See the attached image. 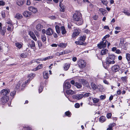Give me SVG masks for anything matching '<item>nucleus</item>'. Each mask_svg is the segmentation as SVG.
<instances>
[{
  "label": "nucleus",
  "instance_id": "0e129e2a",
  "mask_svg": "<svg viewBox=\"0 0 130 130\" xmlns=\"http://www.w3.org/2000/svg\"><path fill=\"white\" fill-rule=\"evenodd\" d=\"M116 50L117 48L115 47H113L112 48V50L113 51H116Z\"/></svg>",
  "mask_w": 130,
  "mask_h": 130
},
{
  "label": "nucleus",
  "instance_id": "c756f323",
  "mask_svg": "<svg viewBox=\"0 0 130 130\" xmlns=\"http://www.w3.org/2000/svg\"><path fill=\"white\" fill-rule=\"evenodd\" d=\"M55 27L57 32L58 34L60 32V30L59 26L58 25H56Z\"/></svg>",
  "mask_w": 130,
  "mask_h": 130
},
{
  "label": "nucleus",
  "instance_id": "bb28decb",
  "mask_svg": "<svg viewBox=\"0 0 130 130\" xmlns=\"http://www.w3.org/2000/svg\"><path fill=\"white\" fill-rule=\"evenodd\" d=\"M43 67V65L42 64H41L38 66L36 69H34V70L36 71L40 69Z\"/></svg>",
  "mask_w": 130,
  "mask_h": 130
},
{
  "label": "nucleus",
  "instance_id": "6e6552de",
  "mask_svg": "<svg viewBox=\"0 0 130 130\" xmlns=\"http://www.w3.org/2000/svg\"><path fill=\"white\" fill-rule=\"evenodd\" d=\"M10 92V90L9 89H4L1 90V94L3 95L6 96Z\"/></svg>",
  "mask_w": 130,
  "mask_h": 130
},
{
  "label": "nucleus",
  "instance_id": "4d7b16f0",
  "mask_svg": "<svg viewBox=\"0 0 130 130\" xmlns=\"http://www.w3.org/2000/svg\"><path fill=\"white\" fill-rule=\"evenodd\" d=\"M43 88L42 86H41L39 87V93H40L42 92Z\"/></svg>",
  "mask_w": 130,
  "mask_h": 130
},
{
  "label": "nucleus",
  "instance_id": "864d4df0",
  "mask_svg": "<svg viewBox=\"0 0 130 130\" xmlns=\"http://www.w3.org/2000/svg\"><path fill=\"white\" fill-rule=\"evenodd\" d=\"M106 96L105 95H101L100 96V98L101 100H103L106 98Z\"/></svg>",
  "mask_w": 130,
  "mask_h": 130
},
{
  "label": "nucleus",
  "instance_id": "a18cd8bd",
  "mask_svg": "<svg viewBox=\"0 0 130 130\" xmlns=\"http://www.w3.org/2000/svg\"><path fill=\"white\" fill-rule=\"evenodd\" d=\"M70 113V112L69 111H67L65 113V115L68 117L71 116Z\"/></svg>",
  "mask_w": 130,
  "mask_h": 130
},
{
  "label": "nucleus",
  "instance_id": "79ce46f5",
  "mask_svg": "<svg viewBox=\"0 0 130 130\" xmlns=\"http://www.w3.org/2000/svg\"><path fill=\"white\" fill-rule=\"evenodd\" d=\"M15 93L16 91L14 90L11 92L10 95L11 96H13L15 95Z\"/></svg>",
  "mask_w": 130,
  "mask_h": 130
},
{
  "label": "nucleus",
  "instance_id": "ea45409f",
  "mask_svg": "<svg viewBox=\"0 0 130 130\" xmlns=\"http://www.w3.org/2000/svg\"><path fill=\"white\" fill-rule=\"evenodd\" d=\"M35 76V75L32 73L30 74L28 76L29 78L30 79V78H32Z\"/></svg>",
  "mask_w": 130,
  "mask_h": 130
},
{
  "label": "nucleus",
  "instance_id": "603ef678",
  "mask_svg": "<svg viewBox=\"0 0 130 130\" xmlns=\"http://www.w3.org/2000/svg\"><path fill=\"white\" fill-rule=\"evenodd\" d=\"M20 56L22 58H25L26 57V56L24 53H22L20 55Z\"/></svg>",
  "mask_w": 130,
  "mask_h": 130
},
{
  "label": "nucleus",
  "instance_id": "393cba45",
  "mask_svg": "<svg viewBox=\"0 0 130 130\" xmlns=\"http://www.w3.org/2000/svg\"><path fill=\"white\" fill-rule=\"evenodd\" d=\"M22 16L21 14L19 13L17 14L15 16V18L18 19H20L22 18Z\"/></svg>",
  "mask_w": 130,
  "mask_h": 130
},
{
  "label": "nucleus",
  "instance_id": "bf43d9fd",
  "mask_svg": "<svg viewBox=\"0 0 130 130\" xmlns=\"http://www.w3.org/2000/svg\"><path fill=\"white\" fill-rule=\"evenodd\" d=\"M116 53L118 54H119L121 53V52L119 49L116 50Z\"/></svg>",
  "mask_w": 130,
  "mask_h": 130
},
{
  "label": "nucleus",
  "instance_id": "58836bf2",
  "mask_svg": "<svg viewBox=\"0 0 130 130\" xmlns=\"http://www.w3.org/2000/svg\"><path fill=\"white\" fill-rule=\"evenodd\" d=\"M7 21V24H10V25H12V22L10 19H8Z\"/></svg>",
  "mask_w": 130,
  "mask_h": 130
},
{
  "label": "nucleus",
  "instance_id": "412c9836",
  "mask_svg": "<svg viewBox=\"0 0 130 130\" xmlns=\"http://www.w3.org/2000/svg\"><path fill=\"white\" fill-rule=\"evenodd\" d=\"M48 72L47 71H45L43 72V76L44 78L47 79L48 78Z\"/></svg>",
  "mask_w": 130,
  "mask_h": 130
},
{
  "label": "nucleus",
  "instance_id": "774afa93",
  "mask_svg": "<svg viewBox=\"0 0 130 130\" xmlns=\"http://www.w3.org/2000/svg\"><path fill=\"white\" fill-rule=\"evenodd\" d=\"M71 83L72 85H74L75 84V81L74 80H72L70 82Z\"/></svg>",
  "mask_w": 130,
  "mask_h": 130
},
{
  "label": "nucleus",
  "instance_id": "473e14b6",
  "mask_svg": "<svg viewBox=\"0 0 130 130\" xmlns=\"http://www.w3.org/2000/svg\"><path fill=\"white\" fill-rule=\"evenodd\" d=\"M127 76L122 77L121 79L123 82H126L127 81Z\"/></svg>",
  "mask_w": 130,
  "mask_h": 130
},
{
  "label": "nucleus",
  "instance_id": "37998d69",
  "mask_svg": "<svg viewBox=\"0 0 130 130\" xmlns=\"http://www.w3.org/2000/svg\"><path fill=\"white\" fill-rule=\"evenodd\" d=\"M116 125V124L114 123H113L112 124H110L109 125V127L111 129H112L113 126H115Z\"/></svg>",
  "mask_w": 130,
  "mask_h": 130
},
{
  "label": "nucleus",
  "instance_id": "7c9ffc66",
  "mask_svg": "<svg viewBox=\"0 0 130 130\" xmlns=\"http://www.w3.org/2000/svg\"><path fill=\"white\" fill-rule=\"evenodd\" d=\"M79 81L82 83L83 85H85L87 83V82L86 81L85 79H80L79 80Z\"/></svg>",
  "mask_w": 130,
  "mask_h": 130
},
{
  "label": "nucleus",
  "instance_id": "72a5a7b5",
  "mask_svg": "<svg viewBox=\"0 0 130 130\" xmlns=\"http://www.w3.org/2000/svg\"><path fill=\"white\" fill-rule=\"evenodd\" d=\"M93 102L94 103H98L99 101V99L96 98H92Z\"/></svg>",
  "mask_w": 130,
  "mask_h": 130
},
{
  "label": "nucleus",
  "instance_id": "a19ab883",
  "mask_svg": "<svg viewBox=\"0 0 130 130\" xmlns=\"http://www.w3.org/2000/svg\"><path fill=\"white\" fill-rule=\"evenodd\" d=\"M91 94L89 93H86L84 95V96L87 97L88 96H90Z\"/></svg>",
  "mask_w": 130,
  "mask_h": 130
},
{
  "label": "nucleus",
  "instance_id": "aec40b11",
  "mask_svg": "<svg viewBox=\"0 0 130 130\" xmlns=\"http://www.w3.org/2000/svg\"><path fill=\"white\" fill-rule=\"evenodd\" d=\"M17 4L19 6H21L24 4L23 0H18L17 2Z\"/></svg>",
  "mask_w": 130,
  "mask_h": 130
},
{
  "label": "nucleus",
  "instance_id": "b1692460",
  "mask_svg": "<svg viewBox=\"0 0 130 130\" xmlns=\"http://www.w3.org/2000/svg\"><path fill=\"white\" fill-rule=\"evenodd\" d=\"M67 45L66 44L64 43H60L59 44H58V46L61 48H64L66 47Z\"/></svg>",
  "mask_w": 130,
  "mask_h": 130
},
{
  "label": "nucleus",
  "instance_id": "09e8293b",
  "mask_svg": "<svg viewBox=\"0 0 130 130\" xmlns=\"http://www.w3.org/2000/svg\"><path fill=\"white\" fill-rule=\"evenodd\" d=\"M5 4V2L2 1H0V6H4Z\"/></svg>",
  "mask_w": 130,
  "mask_h": 130
},
{
  "label": "nucleus",
  "instance_id": "ddd939ff",
  "mask_svg": "<svg viewBox=\"0 0 130 130\" xmlns=\"http://www.w3.org/2000/svg\"><path fill=\"white\" fill-rule=\"evenodd\" d=\"M108 52V51L107 49H103L101 51L100 54L102 55H103L106 54Z\"/></svg>",
  "mask_w": 130,
  "mask_h": 130
},
{
  "label": "nucleus",
  "instance_id": "c85d7f7f",
  "mask_svg": "<svg viewBox=\"0 0 130 130\" xmlns=\"http://www.w3.org/2000/svg\"><path fill=\"white\" fill-rule=\"evenodd\" d=\"M92 88L94 89H96L97 88V87L96 85L94 83H92L91 84Z\"/></svg>",
  "mask_w": 130,
  "mask_h": 130
},
{
  "label": "nucleus",
  "instance_id": "423d86ee",
  "mask_svg": "<svg viewBox=\"0 0 130 130\" xmlns=\"http://www.w3.org/2000/svg\"><path fill=\"white\" fill-rule=\"evenodd\" d=\"M120 67L119 66L116 65L113 66L111 68L112 71L114 72H116L118 71L120 69Z\"/></svg>",
  "mask_w": 130,
  "mask_h": 130
},
{
  "label": "nucleus",
  "instance_id": "de8ad7c7",
  "mask_svg": "<svg viewBox=\"0 0 130 130\" xmlns=\"http://www.w3.org/2000/svg\"><path fill=\"white\" fill-rule=\"evenodd\" d=\"M80 106V105L79 103H76L75 104V107L76 108H79Z\"/></svg>",
  "mask_w": 130,
  "mask_h": 130
},
{
  "label": "nucleus",
  "instance_id": "c03bdc74",
  "mask_svg": "<svg viewBox=\"0 0 130 130\" xmlns=\"http://www.w3.org/2000/svg\"><path fill=\"white\" fill-rule=\"evenodd\" d=\"M32 38L35 41H36L37 39L34 34L31 36Z\"/></svg>",
  "mask_w": 130,
  "mask_h": 130
},
{
  "label": "nucleus",
  "instance_id": "3c124183",
  "mask_svg": "<svg viewBox=\"0 0 130 130\" xmlns=\"http://www.w3.org/2000/svg\"><path fill=\"white\" fill-rule=\"evenodd\" d=\"M111 116V113H109L107 114V117L108 118H110Z\"/></svg>",
  "mask_w": 130,
  "mask_h": 130
},
{
  "label": "nucleus",
  "instance_id": "39448f33",
  "mask_svg": "<svg viewBox=\"0 0 130 130\" xmlns=\"http://www.w3.org/2000/svg\"><path fill=\"white\" fill-rule=\"evenodd\" d=\"M84 96L83 94H80L74 95L72 96V97L74 99H76L77 100H79L82 99Z\"/></svg>",
  "mask_w": 130,
  "mask_h": 130
},
{
  "label": "nucleus",
  "instance_id": "2f4dec72",
  "mask_svg": "<svg viewBox=\"0 0 130 130\" xmlns=\"http://www.w3.org/2000/svg\"><path fill=\"white\" fill-rule=\"evenodd\" d=\"M41 39L43 42L45 41L46 40V36L44 35H43L41 36Z\"/></svg>",
  "mask_w": 130,
  "mask_h": 130
},
{
  "label": "nucleus",
  "instance_id": "4468645a",
  "mask_svg": "<svg viewBox=\"0 0 130 130\" xmlns=\"http://www.w3.org/2000/svg\"><path fill=\"white\" fill-rule=\"evenodd\" d=\"M66 93L68 94L71 95L74 94L76 93L75 91L71 90H67L66 91Z\"/></svg>",
  "mask_w": 130,
  "mask_h": 130
},
{
  "label": "nucleus",
  "instance_id": "13d9d810",
  "mask_svg": "<svg viewBox=\"0 0 130 130\" xmlns=\"http://www.w3.org/2000/svg\"><path fill=\"white\" fill-rule=\"evenodd\" d=\"M109 36V35H106V36H104V38L102 39V40H106V39L107 37H108Z\"/></svg>",
  "mask_w": 130,
  "mask_h": 130
},
{
  "label": "nucleus",
  "instance_id": "680f3d73",
  "mask_svg": "<svg viewBox=\"0 0 130 130\" xmlns=\"http://www.w3.org/2000/svg\"><path fill=\"white\" fill-rule=\"evenodd\" d=\"M29 34L30 36H32L34 34L33 32L31 31H30L29 32Z\"/></svg>",
  "mask_w": 130,
  "mask_h": 130
},
{
  "label": "nucleus",
  "instance_id": "f03ea898",
  "mask_svg": "<svg viewBox=\"0 0 130 130\" xmlns=\"http://www.w3.org/2000/svg\"><path fill=\"white\" fill-rule=\"evenodd\" d=\"M73 19L76 21V24L78 25H82L83 23L82 15L79 12H76L73 15Z\"/></svg>",
  "mask_w": 130,
  "mask_h": 130
},
{
  "label": "nucleus",
  "instance_id": "f8f14e48",
  "mask_svg": "<svg viewBox=\"0 0 130 130\" xmlns=\"http://www.w3.org/2000/svg\"><path fill=\"white\" fill-rule=\"evenodd\" d=\"M29 10L34 13H35L37 12V9L36 8L33 7H30L29 8Z\"/></svg>",
  "mask_w": 130,
  "mask_h": 130
},
{
  "label": "nucleus",
  "instance_id": "f3484780",
  "mask_svg": "<svg viewBox=\"0 0 130 130\" xmlns=\"http://www.w3.org/2000/svg\"><path fill=\"white\" fill-rule=\"evenodd\" d=\"M42 28L43 26L39 24H37L36 26V29L39 31L41 30V29Z\"/></svg>",
  "mask_w": 130,
  "mask_h": 130
},
{
  "label": "nucleus",
  "instance_id": "1a4fd4ad",
  "mask_svg": "<svg viewBox=\"0 0 130 130\" xmlns=\"http://www.w3.org/2000/svg\"><path fill=\"white\" fill-rule=\"evenodd\" d=\"M9 98L6 96H3L1 99V101L3 103H7L9 100Z\"/></svg>",
  "mask_w": 130,
  "mask_h": 130
},
{
  "label": "nucleus",
  "instance_id": "49530a36",
  "mask_svg": "<svg viewBox=\"0 0 130 130\" xmlns=\"http://www.w3.org/2000/svg\"><path fill=\"white\" fill-rule=\"evenodd\" d=\"M0 32H1V34H2V35H4L5 34V33L6 32V31L5 30H2H2H1V31H0Z\"/></svg>",
  "mask_w": 130,
  "mask_h": 130
},
{
  "label": "nucleus",
  "instance_id": "dca6fc26",
  "mask_svg": "<svg viewBox=\"0 0 130 130\" xmlns=\"http://www.w3.org/2000/svg\"><path fill=\"white\" fill-rule=\"evenodd\" d=\"M29 44L30 45V47L32 48H33V47H35V42L33 40H31V41L29 43Z\"/></svg>",
  "mask_w": 130,
  "mask_h": 130
},
{
  "label": "nucleus",
  "instance_id": "a878e982",
  "mask_svg": "<svg viewBox=\"0 0 130 130\" xmlns=\"http://www.w3.org/2000/svg\"><path fill=\"white\" fill-rule=\"evenodd\" d=\"M61 30L62 34H63L66 33V31L64 27L62 26L61 27Z\"/></svg>",
  "mask_w": 130,
  "mask_h": 130
},
{
  "label": "nucleus",
  "instance_id": "6ab92c4d",
  "mask_svg": "<svg viewBox=\"0 0 130 130\" xmlns=\"http://www.w3.org/2000/svg\"><path fill=\"white\" fill-rule=\"evenodd\" d=\"M99 11L102 13L103 15H105L107 13L106 10L103 9L101 8L99 10Z\"/></svg>",
  "mask_w": 130,
  "mask_h": 130
},
{
  "label": "nucleus",
  "instance_id": "5fc2aeb1",
  "mask_svg": "<svg viewBox=\"0 0 130 130\" xmlns=\"http://www.w3.org/2000/svg\"><path fill=\"white\" fill-rule=\"evenodd\" d=\"M64 54H68L70 52V51L69 50H65L64 51H63Z\"/></svg>",
  "mask_w": 130,
  "mask_h": 130
},
{
  "label": "nucleus",
  "instance_id": "4be33fe9",
  "mask_svg": "<svg viewBox=\"0 0 130 130\" xmlns=\"http://www.w3.org/2000/svg\"><path fill=\"white\" fill-rule=\"evenodd\" d=\"M99 119V121L100 122L103 123L106 120V118L104 116H102Z\"/></svg>",
  "mask_w": 130,
  "mask_h": 130
},
{
  "label": "nucleus",
  "instance_id": "5701e85b",
  "mask_svg": "<svg viewBox=\"0 0 130 130\" xmlns=\"http://www.w3.org/2000/svg\"><path fill=\"white\" fill-rule=\"evenodd\" d=\"M61 4L60 3L59 5V6L60 7V11L63 12L65 10V6H63L62 5H61Z\"/></svg>",
  "mask_w": 130,
  "mask_h": 130
},
{
  "label": "nucleus",
  "instance_id": "f704fd0d",
  "mask_svg": "<svg viewBox=\"0 0 130 130\" xmlns=\"http://www.w3.org/2000/svg\"><path fill=\"white\" fill-rule=\"evenodd\" d=\"M15 44L16 46L19 49L20 48L22 47L21 44L18 43H16Z\"/></svg>",
  "mask_w": 130,
  "mask_h": 130
},
{
  "label": "nucleus",
  "instance_id": "e433bc0d",
  "mask_svg": "<svg viewBox=\"0 0 130 130\" xmlns=\"http://www.w3.org/2000/svg\"><path fill=\"white\" fill-rule=\"evenodd\" d=\"M37 42L39 48H41L42 46V42L40 41H38Z\"/></svg>",
  "mask_w": 130,
  "mask_h": 130
},
{
  "label": "nucleus",
  "instance_id": "a211bd4d",
  "mask_svg": "<svg viewBox=\"0 0 130 130\" xmlns=\"http://www.w3.org/2000/svg\"><path fill=\"white\" fill-rule=\"evenodd\" d=\"M79 32L77 30H75L72 36L73 37H75L76 36L78 35L79 34Z\"/></svg>",
  "mask_w": 130,
  "mask_h": 130
},
{
  "label": "nucleus",
  "instance_id": "4c0bfd02",
  "mask_svg": "<svg viewBox=\"0 0 130 130\" xmlns=\"http://www.w3.org/2000/svg\"><path fill=\"white\" fill-rule=\"evenodd\" d=\"M126 57L128 61L130 60V54L127 53L126 54Z\"/></svg>",
  "mask_w": 130,
  "mask_h": 130
},
{
  "label": "nucleus",
  "instance_id": "338daca9",
  "mask_svg": "<svg viewBox=\"0 0 130 130\" xmlns=\"http://www.w3.org/2000/svg\"><path fill=\"white\" fill-rule=\"evenodd\" d=\"M77 60V58L76 57H74L72 58V60L73 61L75 62Z\"/></svg>",
  "mask_w": 130,
  "mask_h": 130
},
{
  "label": "nucleus",
  "instance_id": "7ed1b4c3",
  "mask_svg": "<svg viewBox=\"0 0 130 130\" xmlns=\"http://www.w3.org/2000/svg\"><path fill=\"white\" fill-rule=\"evenodd\" d=\"M102 40V41L100 43L98 44V47L100 49L105 48L106 47L107 45V41L106 40Z\"/></svg>",
  "mask_w": 130,
  "mask_h": 130
},
{
  "label": "nucleus",
  "instance_id": "cd10ccee",
  "mask_svg": "<svg viewBox=\"0 0 130 130\" xmlns=\"http://www.w3.org/2000/svg\"><path fill=\"white\" fill-rule=\"evenodd\" d=\"M78 88H81L82 87V85L81 84L77 82H76L75 83V85Z\"/></svg>",
  "mask_w": 130,
  "mask_h": 130
},
{
  "label": "nucleus",
  "instance_id": "2eb2a0df",
  "mask_svg": "<svg viewBox=\"0 0 130 130\" xmlns=\"http://www.w3.org/2000/svg\"><path fill=\"white\" fill-rule=\"evenodd\" d=\"M70 66L69 63H66L64 64L63 68L65 70H67L69 68Z\"/></svg>",
  "mask_w": 130,
  "mask_h": 130
},
{
  "label": "nucleus",
  "instance_id": "6e6d98bb",
  "mask_svg": "<svg viewBox=\"0 0 130 130\" xmlns=\"http://www.w3.org/2000/svg\"><path fill=\"white\" fill-rule=\"evenodd\" d=\"M102 3L106 5L108 3L105 0H102L101 1Z\"/></svg>",
  "mask_w": 130,
  "mask_h": 130
},
{
  "label": "nucleus",
  "instance_id": "9b49d317",
  "mask_svg": "<svg viewBox=\"0 0 130 130\" xmlns=\"http://www.w3.org/2000/svg\"><path fill=\"white\" fill-rule=\"evenodd\" d=\"M31 14V12L28 11H25L23 13V15L26 17H29Z\"/></svg>",
  "mask_w": 130,
  "mask_h": 130
},
{
  "label": "nucleus",
  "instance_id": "c9c22d12",
  "mask_svg": "<svg viewBox=\"0 0 130 130\" xmlns=\"http://www.w3.org/2000/svg\"><path fill=\"white\" fill-rule=\"evenodd\" d=\"M86 39V37L85 36H81L80 37V40L83 41H84Z\"/></svg>",
  "mask_w": 130,
  "mask_h": 130
},
{
  "label": "nucleus",
  "instance_id": "20e7f679",
  "mask_svg": "<svg viewBox=\"0 0 130 130\" xmlns=\"http://www.w3.org/2000/svg\"><path fill=\"white\" fill-rule=\"evenodd\" d=\"M78 64L79 67L81 68H83L86 66V63L83 60H79L78 61Z\"/></svg>",
  "mask_w": 130,
  "mask_h": 130
},
{
  "label": "nucleus",
  "instance_id": "8fccbe9b",
  "mask_svg": "<svg viewBox=\"0 0 130 130\" xmlns=\"http://www.w3.org/2000/svg\"><path fill=\"white\" fill-rule=\"evenodd\" d=\"M123 12L126 15L128 16L130 15V14L126 10H125L124 11H123Z\"/></svg>",
  "mask_w": 130,
  "mask_h": 130
},
{
  "label": "nucleus",
  "instance_id": "052dcab7",
  "mask_svg": "<svg viewBox=\"0 0 130 130\" xmlns=\"http://www.w3.org/2000/svg\"><path fill=\"white\" fill-rule=\"evenodd\" d=\"M31 3L30 2V0H27L26 3V5H30Z\"/></svg>",
  "mask_w": 130,
  "mask_h": 130
},
{
  "label": "nucleus",
  "instance_id": "f257e3e1",
  "mask_svg": "<svg viewBox=\"0 0 130 130\" xmlns=\"http://www.w3.org/2000/svg\"><path fill=\"white\" fill-rule=\"evenodd\" d=\"M108 54V57L106 58L105 61L103 63V66L105 69L108 68L110 64H114L115 62L114 61L115 58V55L112 54Z\"/></svg>",
  "mask_w": 130,
  "mask_h": 130
},
{
  "label": "nucleus",
  "instance_id": "e2e57ef3",
  "mask_svg": "<svg viewBox=\"0 0 130 130\" xmlns=\"http://www.w3.org/2000/svg\"><path fill=\"white\" fill-rule=\"evenodd\" d=\"M7 30L8 31H11L12 30V29L11 27H9V26H8L7 28Z\"/></svg>",
  "mask_w": 130,
  "mask_h": 130
},
{
  "label": "nucleus",
  "instance_id": "0eeeda50",
  "mask_svg": "<svg viewBox=\"0 0 130 130\" xmlns=\"http://www.w3.org/2000/svg\"><path fill=\"white\" fill-rule=\"evenodd\" d=\"M71 85L69 82H65L63 84V89H69L71 87Z\"/></svg>",
  "mask_w": 130,
  "mask_h": 130
},
{
  "label": "nucleus",
  "instance_id": "9d476101",
  "mask_svg": "<svg viewBox=\"0 0 130 130\" xmlns=\"http://www.w3.org/2000/svg\"><path fill=\"white\" fill-rule=\"evenodd\" d=\"M53 33V31L52 29L49 28L46 31V34L47 35L50 36Z\"/></svg>",
  "mask_w": 130,
  "mask_h": 130
},
{
  "label": "nucleus",
  "instance_id": "69168bd1",
  "mask_svg": "<svg viewBox=\"0 0 130 130\" xmlns=\"http://www.w3.org/2000/svg\"><path fill=\"white\" fill-rule=\"evenodd\" d=\"M124 40L123 39H120V44H122L124 43Z\"/></svg>",
  "mask_w": 130,
  "mask_h": 130
}]
</instances>
